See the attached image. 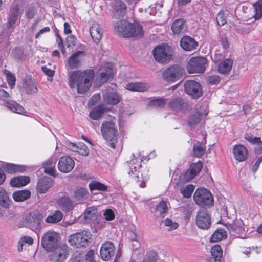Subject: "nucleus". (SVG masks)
<instances>
[{"mask_svg":"<svg viewBox=\"0 0 262 262\" xmlns=\"http://www.w3.org/2000/svg\"><path fill=\"white\" fill-rule=\"evenodd\" d=\"M115 33L125 38H141L144 35V30L140 24L135 20L129 21L125 19L118 20L114 24Z\"/></svg>","mask_w":262,"mask_h":262,"instance_id":"obj_1","label":"nucleus"},{"mask_svg":"<svg viewBox=\"0 0 262 262\" xmlns=\"http://www.w3.org/2000/svg\"><path fill=\"white\" fill-rule=\"evenodd\" d=\"M94 76V71L93 70L73 71L69 76V86L73 88L76 84L78 93L84 94L91 86Z\"/></svg>","mask_w":262,"mask_h":262,"instance_id":"obj_2","label":"nucleus"},{"mask_svg":"<svg viewBox=\"0 0 262 262\" xmlns=\"http://www.w3.org/2000/svg\"><path fill=\"white\" fill-rule=\"evenodd\" d=\"M101 131L108 146L115 149L118 141L117 130L115 123L112 121L103 122L101 125Z\"/></svg>","mask_w":262,"mask_h":262,"instance_id":"obj_3","label":"nucleus"},{"mask_svg":"<svg viewBox=\"0 0 262 262\" xmlns=\"http://www.w3.org/2000/svg\"><path fill=\"white\" fill-rule=\"evenodd\" d=\"M154 57L159 63H168L172 58L171 48L166 44L156 46L152 51Z\"/></svg>","mask_w":262,"mask_h":262,"instance_id":"obj_4","label":"nucleus"},{"mask_svg":"<svg viewBox=\"0 0 262 262\" xmlns=\"http://www.w3.org/2000/svg\"><path fill=\"white\" fill-rule=\"evenodd\" d=\"M90 236L89 232L82 231L70 235L68 237V242L71 245L76 248L85 247L90 243Z\"/></svg>","mask_w":262,"mask_h":262,"instance_id":"obj_5","label":"nucleus"},{"mask_svg":"<svg viewBox=\"0 0 262 262\" xmlns=\"http://www.w3.org/2000/svg\"><path fill=\"white\" fill-rule=\"evenodd\" d=\"M59 235L54 231L47 232L41 238L42 247L48 252L53 251L58 246Z\"/></svg>","mask_w":262,"mask_h":262,"instance_id":"obj_6","label":"nucleus"},{"mask_svg":"<svg viewBox=\"0 0 262 262\" xmlns=\"http://www.w3.org/2000/svg\"><path fill=\"white\" fill-rule=\"evenodd\" d=\"M184 72V69L175 64L166 69L163 72V78L167 82H173L179 80Z\"/></svg>","mask_w":262,"mask_h":262,"instance_id":"obj_7","label":"nucleus"},{"mask_svg":"<svg viewBox=\"0 0 262 262\" xmlns=\"http://www.w3.org/2000/svg\"><path fill=\"white\" fill-rule=\"evenodd\" d=\"M193 199L196 204L202 206L212 205L213 198L211 193L205 188H198L193 195Z\"/></svg>","mask_w":262,"mask_h":262,"instance_id":"obj_8","label":"nucleus"},{"mask_svg":"<svg viewBox=\"0 0 262 262\" xmlns=\"http://www.w3.org/2000/svg\"><path fill=\"white\" fill-rule=\"evenodd\" d=\"M206 62V59L203 57L191 58L187 63V71L189 73H202L205 70Z\"/></svg>","mask_w":262,"mask_h":262,"instance_id":"obj_9","label":"nucleus"},{"mask_svg":"<svg viewBox=\"0 0 262 262\" xmlns=\"http://www.w3.org/2000/svg\"><path fill=\"white\" fill-rule=\"evenodd\" d=\"M195 223L197 226L200 229L205 230L209 228L211 218L205 208H202L198 211Z\"/></svg>","mask_w":262,"mask_h":262,"instance_id":"obj_10","label":"nucleus"},{"mask_svg":"<svg viewBox=\"0 0 262 262\" xmlns=\"http://www.w3.org/2000/svg\"><path fill=\"white\" fill-rule=\"evenodd\" d=\"M86 53L83 51H77L71 54L68 58V64L71 69L80 67L84 61Z\"/></svg>","mask_w":262,"mask_h":262,"instance_id":"obj_11","label":"nucleus"},{"mask_svg":"<svg viewBox=\"0 0 262 262\" xmlns=\"http://www.w3.org/2000/svg\"><path fill=\"white\" fill-rule=\"evenodd\" d=\"M184 86L186 93L194 99L198 98L202 95L203 92L201 85L195 81H187L185 83Z\"/></svg>","mask_w":262,"mask_h":262,"instance_id":"obj_12","label":"nucleus"},{"mask_svg":"<svg viewBox=\"0 0 262 262\" xmlns=\"http://www.w3.org/2000/svg\"><path fill=\"white\" fill-rule=\"evenodd\" d=\"M75 166L74 160L69 156L61 157L58 161V168L59 171L68 173L72 171Z\"/></svg>","mask_w":262,"mask_h":262,"instance_id":"obj_13","label":"nucleus"},{"mask_svg":"<svg viewBox=\"0 0 262 262\" xmlns=\"http://www.w3.org/2000/svg\"><path fill=\"white\" fill-rule=\"evenodd\" d=\"M100 256L102 260L108 261L115 254V246L112 242H107L103 244L100 250Z\"/></svg>","mask_w":262,"mask_h":262,"instance_id":"obj_14","label":"nucleus"},{"mask_svg":"<svg viewBox=\"0 0 262 262\" xmlns=\"http://www.w3.org/2000/svg\"><path fill=\"white\" fill-rule=\"evenodd\" d=\"M50 255V260L53 262H63L68 254L66 247L57 246Z\"/></svg>","mask_w":262,"mask_h":262,"instance_id":"obj_15","label":"nucleus"},{"mask_svg":"<svg viewBox=\"0 0 262 262\" xmlns=\"http://www.w3.org/2000/svg\"><path fill=\"white\" fill-rule=\"evenodd\" d=\"M42 216L37 214H29L26 216L25 223L27 227L32 230H36L39 228L40 223L42 220Z\"/></svg>","mask_w":262,"mask_h":262,"instance_id":"obj_16","label":"nucleus"},{"mask_svg":"<svg viewBox=\"0 0 262 262\" xmlns=\"http://www.w3.org/2000/svg\"><path fill=\"white\" fill-rule=\"evenodd\" d=\"M53 181L51 178L45 177L39 179L37 185V191L40 193H46L49 189L53 186Z\"/></svg>","mask_w":262,"mask_h":262,"instance_id":"obj_17","label":"nucleus"},{"mask_svg":"<svg viewBox=\"0 0 262 262\" xmlns=\"http://www.w3.org/2000/svg\"><path fill=\"white\" fill-rule=\"evenodd\" d=\"M188 103L185 100L181 97L172 99L168 104V107L177 112L183 111L187 108Z\"/></svg>","mask_w":262,"mask_h":262,"instance_id":"obj_18","label":"nucleus"},{"mask_svg":"<svg viewBox=\"0 0 262 262\" xmlns=\"http://www.w3.org/2000/svg\"><path fill=\"white\" fill-rule=\"evenodd\" d=\"M182 48L187 51H192L196 49L198 43L192 37L188 36H183L180 40Z\"/></svg>","mask_w":262,"mask_h":262,"instance_id":"obj_19","label":"nucleus"},{"mask_svg":"<svg viewBox=\"0 0 262 262\" xmlns=\"http://www.w3.org/2000/svg\"><path fill=\"white\" fill-rule=\"evenodd\" d=\"M233 154L235 160L238 162L244 161L248 158V150L244 145L241 144L234 146Z\"/></svg>","mask_w":262,"mask_h":262,"instance_id":"obj_20","label":"nucleus"},{"mask_svg":"<svg viewBox=\"0 0 262 262\" xmlns=\"http://www.w3.org/2000/svg\"><path fill=\"white\" fill-rule=\"evenodd\" d=\"M0 163H1L0 166L8 173L14 174L17 172H23L25 170V167L21 165L4 163L1 161Z\"/></svg>","mask_w":262,"mask_h":262,"instance_id":"obj_21","label":"nucleus"},{"mask_svg":"<svg viewBox=\"0 0 262 262\" xmlns=\"http://www.w3.org/2000/svg\"><path fill=\"white\" fill-rule=\"evenodd\" d=\"M90 33L94 41L98 43L102 37V29L99 24L94 23L90 28Z\"/></svg>","mask_w":262,"mask_h":262,"instance_id":"obj_22","label":"nucleus"},{"mask_svg":"<svg viewBox=\"0 0 262 262\" xmlns=\"http://www.w3.org/2000/svg\"><path fill=\"white\" fill-rule=\"evenodd\" d=\"M112 9L115 14L123 16L125 15L127 7L121 0H115L112 3Z\"/></svg>","mask_w":262,"mask_h":262,"instance_id":"obj_23","label":"nucleus"},{"mask_svg":"<svg viewBox=\"0 0 262 262\" xmlns=\"http://www.w3.org/2000/svg\"><path fill=\"white\" fill-rule=\"evenodd\" d=\"M171 30L174 34L184 32L186 30L185 20L182 18L176 20L171 26Z\"/></svg>","mask_w":262,"mask_h":262,"instance_id":"obj_24","label":"nucleus"},{"mask_svg":"<svg viewBox=\"0 0 262 262\" xmlns=\"http://www.w3.org/2000/svg\"><path fill=\"white\" fill-rule=\"evenodd\" d=\"M99 71L101 77L100 80L102 83H105L113 77V69L112 65L110 64L107 66L101 67Z\"/></svg>","mask_w":262,"mask_h":262,"instance_id":"obj_25","label":"nucleus"},{"mask_svg":"<svg viewBox=\"0 0 262 262\" xmlns=\"http://www.w3.org/2000/svg\"><path fill=\"white\" fill-rule=\"evenodd\" d=\"M56 160L53 159H50L43 163L44 171L45 173L52 176H56V170L55 169Z\"/></svg>","mask_w":262,"mask_h":262,"instance_id":"obj_26","label":"nucleus"},{"mask_svg":"<svg viewBox=\"0 0 262 262\" xmlns=\"http://www.w3.org/2000/svg\"><path fill=\"white\" fill-rule=\"evenodd\" d=\"M233 60L227 58L221 61L218 65V71L222 74H228L231 70L233 66Z\"/></svg>","mask_w":262,"mask_h":262,"instance_id":"obj_27","label":"nucleus"},{"mask_svg":"<svg viewBox=\"0 0 262 262\" xmlns=\"http://www.w3.org/2000/svg\"><path fill=\"white\" fill-rule=\"evenodd\" d=\"M105 102L111 105L118 104L121 100L120 96L114 92L106 93L103 94Z\"/></svg>","mask_w":262,"mask_h":262,"instance_id":"obj_28","label":"nucleus"},{"mask_svg":"<svg viewBox=\"0 0 262 262\" xmlns=\"http://www.w3.org/2000/svg\"><path fill=\"white\" fill-rule=\"evenodd\" d=\"M125 88L134 92H144L146 91L148 86L147 84L141 82H131L126 85Z\"/></svg>","mask_w":262,"mask_h":262,"instance_id":"obj_29","label":"nucleus"},{"mask_svg":"<svg viewBox=\"0 0 262 262\" xmlns=\"http://www.w3.org/2000/svg\"><path fill=\"white\" fill-rule=\"evenodd\" d=\"M106 111V107L103 105H99L91 110L89 117L93 120H98L101 118L102 115Z\"/></svg>","mask_w":262,"mask_h":262,"instance_id":"obj_30","label":"nucleus"},{"mask_svg":"<svg viewBox=\"0 0 262 262\" xmlns=\"http://www.w3.org/2000/svg\"><path fill=\"white\" fill-rule=\"evenodd\" d=\"M30 182V178L27 176H19L11 179L10 184L12 186L19 187L24 186Z\"/></svg>","mask_w":262,"mask_h":262,"instance_id":"obj_31","label":"nucleus"},{"mask_svg":"<svg viewBox=\"0 0 262 262\" xmlns=\"http://www.w3.org/2000/svg\"><path fill=\"white\" fill-rule=\"evenodd\" d=\"M5 105L14 113L23 114L26 112L25 109L19 104L12 100L5 102Z\"/></svg>","mask_w":262,"mask_h":262,"instance_id":"obj_32","label":"nucleus"},{"mask_svg":"<svg viewBox=\"0 0 262 262\" xmlns=\"http://www.w3.org/2000/svg\"><path fill=\"white\" fill-rule=\"evenodd\" d=\"M202 114L199 112H196L190 115L188 119V125L193 129L201 121L202 119Z\"/></svg>","mask_w":262,"mask_h":262,"instance_id":"obj_33","label":"nucleus"},{"mask_svg":"<svg viewBox=\"0 0 262 262\" xmlns=\"http://www.w3.org/2000/svg\"><path fill=\"white\" fill-rule=\"evenodd\" d=\"M30 195L31 192L28 190H19L13 193V198L16 202H21L30 198Z\"/></svg>","mask_w":262,"mask_h":262,"instance_id":"obj_34","label":"nucleus"},{"mask_svg":"<svg viewBox=\"0 0 262 262\" xmlns=\"http://www.w3.org/2000/svg\"><path fill=\"white\" fill-rule=\"evenodd\" d=\"M212 260L215 262H220L223 255L221 247L219 245L213 246L211 250Z\"/></svg>","mask_w":262,"mask_h":262,"instance_id":"obj_35","label":"nucleus"},{"mask_svg":"<svg viewBox=\"0 0 262 262\" xmlns=\"http://www.w3.org/2000/svg\"><path fill=\"white\" fill-rule=\"evenodd\" d=\"M206 150L205 143L197 142L193 147V153L195 157L200 158L203 156Z\"/></svg>","mask_w":262,"mask_h":262,"instance_id":"obj_36","label":"nucleus"},{"mask_svg":"<svg viewBox=\"0 0 262 262\" xmlns=\"http://www.w3.org/2000/svg\"><path fill=\"white\" fill-rule=\"evenodd\" d=\"M226 231L223 229H219L212 235L210 238L211 243L217 242L226 237Z\"/></svg>","mask_w":262,"mask_h":262,"instance_id":"obj_37","label":"nucleus"},{"mask_svg":"<svg viewBox=\"0 0 262 262\" xmlns=\"http://www.w3.org/2000/svg\"><path fill=\"white\" fill-rule=\"evenodd\" d=\"M10 205V200L6 190L0 187V205L3 208H7Z\"/></svg>","mask_w":262,"mask_h":262,"instance_id":"obj_38","label":"nucleus"},{"mask_svg":"<svg viewBox=\"0 0 262 262\" xmlns=\"http://www.w3.org/2000/svg\"><path fill=\"white\" fill-rule=\"evenodd\" d=\"M23 91L27 94H31L36 93L38 89L33 81H26L23 85Z\"/></svg>","mask_w":262,"mask_h":262,"instance_id":"obj_39","label":"nucleus"},{"mask_svg":"<svg viewBox=\"0 0 262 262\" xmlns=\"http://www.w3.org/2000/svg\"><path fill=\"white\" fill-rule=\"evenodd\" d=\"M58 204L62 210L65 211H68L72 208V203L69 198L67 196L62 197L59 199Z\"/></svg>","mask_w":262,"mask_h":262,"instance_id":"obj_40","label":"nucleus"},{"mask_svg":"<svg viewBox=\"0 0 262 262\" xmlns=\"http://www.w3.org/2000/svg\"><path fill=\"white\" fill-rule=\"evenodd\" d=\"M89 187L91 192L94 190L106 191L107 190V186L98 181H93L89 184Z\"/></svg>","mask_w":262,"mask_h":262,"instance_id":"obj_41","label":"nucleus"},{"mask_svg":"<svg viewBox=\"0 0 262 262\" xmlns=\"http://www.w3.org/2000/svg\"><path fill=\"white\" fill-rule=\"evenodd\" d=\"M63 218V213L59 210H56L54 213L49 215L45 221L49 223H57L60 222Z\"/></svg>","mask_w":262,"mask_h":262,"instance_id":"obj_42","label":"nucleus"},{"mask_svg":"<svg viewBox=\"0 0 262 262\" xmlns=\"http://www.w3.org/2000/svg\"><path fill=\"white\" fill-rule=\"evenodd\" d=\"M133 156L134 158L130 160L128 163L129 167V171H128L129 174L130 173V172L134 173V172L138 171L141 168V160H138V163H135V161H137V157L135 158L134 154H133Z\"/></svg>","mask_w":262,"mask_h":262,"instance_id":"obj_43","label":"nucleus"},{"mask_svg":"<svg viewBox=\"0 0 262 262\" xmlns=\"http://www.w3.org/2000/svg\"><path fill=\"white\" fill-rule=\"evenodd\" d=\"M166 100L164 98H157L150 101L148 105L155 108H163L166 104Z\"/></svg>","mask_w":262,"mask_h":262,"instance_id":"obj_44","label":"nucleus"},{"mask_svg":"<svg viewBox=\"0 0 262 262\" xmlns=\"http://www.w3.org/2000/svg\"><path fill=\"white\" fill-rule=\"evenodd\" d=\"M158 255L155 251L148 252L142 262H157Z\"/></svg>","mask_w":262,"mask_h":262,"instance_id":"obj_45","label":"nucleus"},{"mask_svg":"<svg viewBox=\"0 0 262 262\" xmlns=\"http://www.w3.org/2000/svg\"><path fill=\"white\" fill-rule=\"evenodd\" d=\"M164 226L167 227V230L170 231L176 229L178 227V224L172 221L171 219L167 218L162 221Z\"/></svg>","mask_w":262,"mask_h":262,"instance_id":"obj_46","label":"nucleus"},{"mask_svg":"<svg viewBox=\"0 0 262 262\" xmlns=\"http://www.w3.org/2000/svg\"><path fill=\"white\" fill-rule=\"evenodd\" d=\"M194 177V176L189 169L184 173L181 174L179 177L180 180L182 183L187 182L193 179Z\"/></svg>","mask_w":262,"mask_h":262,"instance_id":"obj_47","label":"nucleus"},{"mask_svg":"<svg viewBox=\"0 0 262 262\" xmlns=\"http://www.w3.org/2000/svg\"><path fill=\"white\" fill-rule=\"evenodd\" d=\"M202 168V163L199 161L196 163H192L190 165L189 170L193 173L195 177L199 173Z\"/></svg>","mask_w":262,"mask_h":262,"instance_id":"obj_48","label":"nucleus"},{"mask_svg":"<svg viewBox=\"0 0 262 262\" xmlns=\"http://www.w3.org/2000/svg\"><path fill=\"white\" fill-rule=\"evenodd\" d=\"M194 190V186L193 185H187L185 188L181 189V192L185 198H189L191 196Z\"/></svg>","mask_w":262,"mask_h":262,"instance_id":"obj_49","label":"nucleus"},{"mask_svg":"<svg viewBox=\"0 0 262 262\" xmlns=\"http://www.w3.org/2000/svg\"><path fill=\"white\" fill-rule=\"evenodd\" d=\"M88 193V190L85 188H80L77 189L74 193V196L78 200H82Z\"/></svg>","mask_w":262,"mask_h":262,"instance_id":"obj_50","label":"nucleus"},{"mask_svg":"<svg viewBox=\"0 0 262 262\" xmlns=\"http://www.w3.org/2000/svg\"><path fill=\"white\" fill-rule=\"evenodd\" d=\"M96 210L93 208H88L84 212V218L88 221L93 220L96 216Z\"/></svg>","mask_w":262,"mask_h":262,"instance_id":"obj_51","label":"nucleus"},{"mask_svg":"<svg viewBox=\"0 0 262 262\" xmlns=\"http://www.w3.org/2000/svg\"><path fill=\"white\" fill-rule=\"evenodd\" d=\"M253 6L255 12L253 16H262V0H258Z\"/></svg>","mask_w":262,"mask_h":262,"instance_id":"obj_52","label":"nucleus"},{"mask_svg":"<svg viewBox=\"0 0 262 262\" xmlns=\"http://www.w3.org/2000/svg\"><path fill=\"white\" fill-rule=\"evenodd\" d=\"M168 207L166 202L164 201L160 202L156 207V211L159 212L160 214L164 213L167 211Z\"/></svg>","mask_w":262,"mask_h":262,"instance_id":"obj_53","label":"nucleus"},{"mask_svg":"<svg viewBox=\"0 0 262 262\" xmlns=\"http://www.w3.org/2000/svg\"><path fill=\"white\" fill-rule=\"evenodd\" d=\"M37 8L35 6H29L26 11L27 16H33L37 14Z\"/></svg>","mask_w":262,"mask_h":262,"instance_id":"obj_54","label":"nucleus"},{"mask_svg":"<svg viewBox=\"0 0 262 262\" xmlns=\"http://www.w3.org/2000/svg\"><path fill=\"white\" fill-rule=\"evenodd\" d=\"M208 82L211 85H216L220 81V78L217 75H211L208 76Z\"/></svg>","mask_w":262,"mask_h":262,"instance_id":"obj_55","label":"nucleus"},{"mask_svg":"<svg viewBox=\"0 0 262 262\" xmlns=\"http://www.w3.org/2000/svg\"><path fill=\"white\" fill-rule=\"evenodd\" d=\"M77 152L83 156H87L89 154V149L85 144H80Z\"/></svg>","mask_w":262,"mask_h":262,"instance_id":"obj_56","label":"nucleus"},{"mask_svg":"<svg viewBox=\"0 0 262 262\" xmlns=\"http://www.w3.org/2000/svg\"><path fill=\"white\" fill-rule=\"evenodd\" d=\"M7 80L10 87L12 89L15 84V77L11 73H9L7 75Z\"/></svg>","mask_w":262,"mask_h":262,"instance_id":"obj_57","label":"nucleus"},{"mask_svg":"<svg viewBox=\"0 0 262 262\" xmlns=\"http://www.w3.org/2000/svg\"><path fill=\"white\" fill-rule=\"evenodd\" d=\"M105 219L107 221L113 220L115 217V215L112 210L108 209L105 211L103 214Z\"/></svg>","mask_w":262,"mask_h":262,"instance_id":"obj_58","label":"nucleus"},{"mask_svg":"<svg viewBox=\"0 0 262 262\" xmlns=\"http://www.w3.org/2000/svg\"><path fill=\"white\" fill-rule=\"evenodd\" d=\"M33 243V240L32 237L29 236H24L19 239V244L24 245L27 243L29 245H32Z\"/></svg>","mask_w":262,"mask_h":262,"instance_id":"obj_59","label":"nucleus"},{"mask_svg":"<svg viewBox=\"0 0 262 262\" xmlns=\"http://www.w3.org/2000/svg\"><path fill=\"white\" fill-rule=\"evenodd\" d=\"M220 43L222 47L224 49H227L229 47L230 43L226 37L222 36L220 40Z\"/></svg>","mask_w":262,"mask_h":262,"instance_id":"obj_60","label":"nucleus"},{"mask_svg":"<svg viewBox=\"0 0 262 262\" xmlns=\"http://www.w3.org/2000/svg\"><path fill=\"white\" fill-rule=\"evenodd\" d=\"M100 95L99 94L94 95L90 99L89 104L91 105H94L97 103L100 100Z\"/></svg>","mask_w":262,"mask_h":262,"instance_id":"obj_61","label":"nucleus"},{"mask_svg":"<svg viewBox=\"0 0 262 262\" xmlns=\"http://www.w3.org/2000/svg\"><path fill=\"white\" fill-rule=\"evenodd\" d=\"M9 97H10L9 93L0 88V100L5 101Z\"/></svg>","mask_w":262,"mask_h":262,"instance_id":"obj_62","label":"nucleus"},{"mask_svg":"<svg viewBox=\"0 0 262 262\" xmlns=\"http://www.w3.org/2000/svg\"><path fill=\"white\" fill-rule=\"evenodd\" d=\"M41 69L43 73L47 76L51 77H52L54 76V71L53 70H52L45 66L42 67Z\"/></svg>","mask_w":262,"mask_h":262,"instance_id":"obj_63","label":"nucleus"},{"mask_svg":"<svg viewBox=\"0 0 262 262\" xmlns=\"http://www.w3.org/2000/svg\"><path fill=\"white\" fill-rule=\"evenodd\" d=\"M56 37V41L58 43V47L61 49V51L63 53L65 51L64 50V46L62 43V39L58 34H57Z\"/></svg>","mask_w":262,"mask_h":262,"instance_id":"obj_64","label":"nucleus"}]
</instances>
